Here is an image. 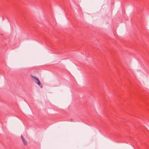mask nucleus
<instances>
[{
	"label": "nucleus",
	"instance_id": "f257e3e1",
	"mask_svg": "<svg viewBox=\"0 0 149 149\" xmlns=\"http://www.w3.org/2000/svg\"><path fill=\"white\" fill-rule=\"evenodd\" d=\"M32 77L34 79L35 82L41 88L43 87V86L41 84L39 79L36 77L32 75Z\"/></svg>",
	"mask_w": 149,
	"mask_h": 149
},
{
	"label": "nucleus",
	"instance_id": "f03ea898",
	"mask_svg": "<svg viewBox=\"0 0 149 149\" xmlns=\"http://www.w3.org/2000/svg\"><path fill=\"white\" fill-rule=\"evenodd\" d=\"M21 137L24 144L26 146L27 145V142L22 135H21Z\"/></svg>",
	"mask_w": 149,
	"mask_h": 149
},
{
	"label": "nucleus",
	"instance_id": "7ed1b4c3",
	"mask_svg": "<svg viewBox=\"0 0 149 149\" xmlns=\"http://www.w3.org/2000/svg\"><path fill=\"white\" fill-rule=\"evenodd\" d=\"M72 120H73V119H71V121H72Z\"/></svg>",
	"mask_w": 149,
	"mask_h": 149
}]
</instances>
